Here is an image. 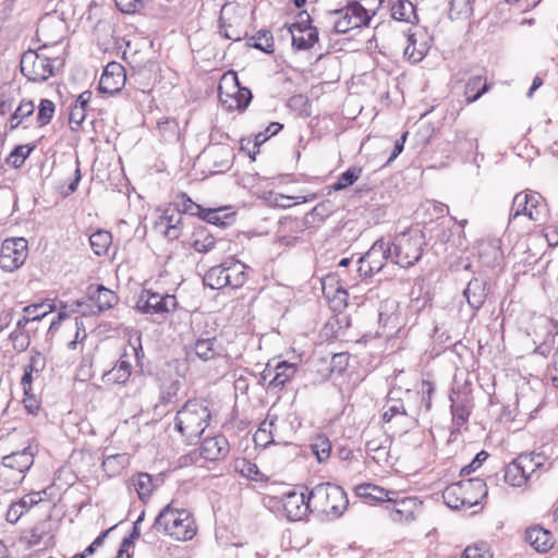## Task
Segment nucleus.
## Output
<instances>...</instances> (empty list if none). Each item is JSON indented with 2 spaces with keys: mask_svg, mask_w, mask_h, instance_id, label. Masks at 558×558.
<instances>
[{
  "mask_svg": "<svg viewBox=\"0 0 558 558\" xmlns=\"http://www.w3.org/2000/svg\"><path fill=\"white\" fill-rule=\"evenodd\" d=\"M151 531L162 532L175 541L186 542L195 536L196 525L190 511L168 505L156 517ZM145 537L148 543L155 541L153 532L146 533Z\"/></svg>",
  "mask_w": 558,
  "mask_h": 558,
  "instance_id": "obj_1",
  "label": "nucleus"
},
{
  "mask_svg": "<svg viewBox=\"0 0 558 558\" xmlns=\"http://www.w3.org/2000/svg\"><path fill=\"white\" fill-rule=\"evenodd\" d=\"M312 511L324 513L331 518L342 515L349 505L345 492L338 485L320 483L308 492Z\"/></svg>",
  "mask_w": 558,
  "mask_h": 558,
  "instance_id": "obj_2",
  "label": "nucleus"
},
{
  "mask_svg": "<svg viewBox=\"0 0 558 558\" xmlns=\"http://www.w3.org/2000/svg\"><path fill=\"white\" fill-rule=\"evenodd\" d=\"M210 411L196 400L186 401L177 412L174 428L186 439L198 438L209 425Z\"/></svg>",
  "mask_w": 558,
  "mask_h": 558,
  "instance_id": "obj_3",
  "label": "nucleus"
},
{
  "mask_svg": "<svg viewBox=\"0 0 558 558\" xmlns=\"http://www.w3.org/2000/svg\"><path fill=\"white\" fill-rule=\"evenodd\" d=\"M486 496V483L478 477L453 483L442 492L444 502L451 509L471 508Z\"/></svg>",
  "mask_w": 558,
  "mask_h": 558,
  "instance_id": "obj_4",
  "label": "nucleus"
},
{
  "mask_svg": "<svg viewBox=\"0 0 558 558\" xmlns=\"http://www.w3.org/2000/svg\"><path fill=\"white\" fill-rule=\"evenodd\" d=\"M36 451V448L29 445L23 450L12 452L2 458V469L0 470L1 488L11 490L22 483L24 473L34 463Z\"/></svg>",
  "mask_w": 558,
  "mask_h": 558,
  "instance_id": "obj_5",
  "label": "nucleus"
},
{
  "mask_svg": "<svg viewBox=\"0 0 558 558\" xmlns=\"http://www.w3.org/2000/svg\"><path fill=\"white\" fill-rule=\"evenodd\" d=\"M425 235L420 229H409L396 235L393 263L403 268L414 266L423 255Z\"/></svg>",
  "mask_w": 558,
  "mask_h": 558,
  "instance_id": "obj_6",
  "label": "nucleus"
},
{
  "mask_svg": "<svg viewBox=\"0 0 558 558\" xmlns=\"http://www.w3.org/2000/svg\"><path fill=\"white\" fill-rule=\"evenodd\" d=\"M45 48L27 50L21 58V72L32 82H45L54 74V70L63 65V60L45 53Z\"/></svg>",
  "mask_w": 558,
  "mask_h": 558,
  "instance_id": "obj_7",
  "label": "nucleus"
},
{
  "mask_svg": "<svg viewBox=\"0 0 558 558\" xmlns=\"http://www.w3.org/2000/svg\"><path fill=\"white\" fill-rule=\"evenodd\" d=\"M542 465L539 453L520 454L507 465L504 475L505 482L512 487H523Z\"/></svg>",
  "mask_w": 558,
  "mask_h": 558,
  "instance_id": "obj_8",
  "label": "nucleus"
},
{
  "mask_svg": "<svg viewBox=\"0 0 558 558\" xmlns=\"http://www.w3.org/2000/svg\"><path fill=\"white\" fill-rule=\"evenodd\" d=\"M28 255L27 241L24 238L5 239L0 251V268L12 272L25 263Z\"/></svg>",
  "mask_w": 558,
  "mask_h": 558,
  "instance_id": "obj_9",
  "label": "nucleus"
},
{
  "mask_svg": "<svg viewBox=\"0 0 558 558\" xmlns=\"http://www.w3.org/2000/svg\"><path fill=\"white\" fill-rule=\"evenodd\" d=\"M544 209V198L539 193L533 191L519 192L512 201L510 219L524 215L530 220L537 221L541 219Z\"/></svg>",
  "mask_w": 558,
  "mask_h": 558,
  "instance_id": "obj_10",
  "label": "nucleus"
},
{
  "mask_svg": "<svg viewBox=\"0 0 558 558\" xmlns=\"http://www.w3.org/2000/svg\"><path fill=\"white\" fill-rule=\"evenodd\" d=\"M88 299L92 303H94L96 310L90 307V305L85 302L76 301L74 303L76 308H72V312H81L83 315L99 314L106 310L111 308L118 300L114 292L104 286H97L96 288L90 286L88 288Z\"/></svg>",
  "mask_w": 558,
  "mask_h": 558,
  "instance_id": "obj_11",
  "label": "nucleus"
},
{
  "mask_svg": "<svg viewBox=\"0 0 558 558\" xmlns=\"http://www.w3.org/2000/svg\"><path fill=\"white\" fill-rule=\"evenodd\" d=\"M388 259L393 262L391 244L384 239H378L374 242L367 253L359 259V263L363 266H367V269H363L364 276L371 277L379 272Z\"/></svg>",
  "mask_w": 558,
  "mask_h": 558,
  "instance_id": "obj_12",
  "label": "nucleus"
},
{
  "mask_svg": "<svg viewBox=\"0 0 558 558\" xmlns=\"http://www.w3.org/2000/svg\"><path fill=\"white\" fill-rule=\"evenodd\" d=\"M154 229L167 240H178L183 232V215L180 208L169 207L156 219Z\"/></svg>",
  "mask_w": 558,
  "mask_h": 558,
  "instance_id": "obj_13",
  "label": "nucleus"
},
{
  "mask_svg": "<svg viewBox=\"0 0 558 558\" xmlns=\"http://www.w3.org/2000/svg\"><path fill=\"white\" fill-rule=\"evenodd\" d=\"M137 308L145 314H162L173 312L178 306L174 295L144 291L137 301Z\"/></svg>",
  "mask_w": 558,
  "mask_h": 558,
  "instance_id": "obj_14",
  "label": "nucleus"
},
{
  "mask_svg": "<svg viewBox=\"0 0 558 558\" xmlns=\"http://www.w3.org/2000/svg\"><path fill=\"white\" fill-rule=\"evenodd\" d=\"M65 23L53 14L41 17L37 26V36L43 41L41 48L60 43L64 36Z\"/></svg>",
  "mask_w": 558,
  "mask_h": 558,
  "instance_id": "obj_15",
  "label": "nucleus"
},
{
  "mask_svg": "<svg viewBox=\"0 0 558 558\" xmlns=\"http://www.w3.org/2000/svg\"><path fill=\"white\" fill-rule=\"evenodd\" d=\"M387 510L393 522H411L415 520L416 512L421 509L422 502L416 497H403L389 500Z\"/></svg>",
  "mask_w": 558,
  "mask_h": 558,
  "instance_id": "obj_16",
  "label": "nucleus"
},
{
  "mask_svg": "<svg viewBox=\"0 0 558 558\" xmlns=\"http://www.w3.org/2000/svg\"><path fill=\"white\" fill-rule=\"evenodd\" d=\"M282 506L287 518L292 521L302 520L308 511H312L308 494L304 492L290 490L283 494Z\"/></svg>",
  "mask_w": 558,
  "mask_h": 558,
  "instance_id": "obj_17",
  "label": "nucleus"
},
{
  "mask_svg": "<svg viewBox=\"0 0 558 558\" xmlns=\"http://www.w3.org/2000/svg\"><path fill=\"white\" fill-rule=\"evenodd\" d=\"M125 81L124 68L118 62H110L101 74L98 89L101 93L113 95L122 89Z\"/></svg>",
  "mask_w": 558,
  "mask_h": 558,
  "instance_id": "obj_18",
  "label": "nucleus"
},
{
  "mask_svg": "<svg viewBox=\"0 0 558 558\" xmlns=\"http://www.w3.org/2000/svg\"><path fill=\"white\" fill-rule=\"evenodd\" d=\"M229 441L222 436L205 438L201 445L199 453L207 461H218L229 453Z\"/></svg>",
  "mask_w": 558,
  "mask_h": 558,
  "instance_id": "obj_19",
  "label": "nucleus"
},
{
  "mask_svg": "<svg viewBox=\"0 0 558 558\" xmlns=\"http://www.w3.org/2000/svg\"><path fill=\"white\" fill-rule=\"evenodd\" d=\"M194 352L199 360L208 362L221 356L222 345L216 336H209V332H206L195 340Z\"/></svg>",
  "mask_w": 558,
  "mask_h": 558,
  "instance_id": "obj_20",
  "label": "nucleus"
},
{
  "mask_svg": "<svg viewBox=\"0 0 558 558\" xmlns=\"http://www.w3.org/2000/svg\"><path fill=\"white\" fill-rule=\"evenodd\" d=\"M488 282L482 278H472L463 291V296L473 311H478L486 301Z\"/></svg>",
  "mask_w": 558,
  "mask_h": 558,
  "instance_id": "obj_21",
  "label": "nucleus"
},
{
  "mask_svg": "<svg viewBox=\"0 0 558 558\" xmlns=\"http://www.w3.org/2000/svg\"><path fill=\"white\" fill-rule=\"evenodd\" d=\"M219 240L210 232L206 226H198L194 228L191 235L190 245L197 253L206 254L211 252Z\"/></svg>",
  "mask_w": 558,
  "mask_h": 558,
  "instance_id": "obj_22",
  "label": "nucleus"
},
{
  "mask_svg": "<svg viewBox=\"0 0 558 558\" xmlns=\"http://www.w3.org/2000/svg\"><path fill=\"white\" fill-rule=\"evenodd\" d=\"M43 501L41 493H31L24 495L19 501L12 502L7 511V521L16 523L21 517L32 507Z\"/></svg>",
  "mask_w": 558,
  "mask_h": 558,
  "instance_id": "obj_23",
  "label": "nucleus"
},
{
  "mask_svg": "<svg viewBox=\"0 0 558 558\" xmlns=\"http://www.w3.org/2000/svg\"><path fill=\"white\" fill-rule=\"evenodd\" d=\"M227 280L230 281L229 287L241 288L247 280L248 267L242 262L230 257L223 262Z\"/></svg>",
  "mask_w": 558,
  "mask_h": 558,
  "instance_id": "obj_24",
  "label": "nucleus"
},
{
  "mask_svg": "<svg viewBox=\"0 0 558 558\" xmlns=\"http://www.w3.org/2000/svg\"><path fill=\"white\" fill-rule=\"evenodd\" d=\"M525 541L538 553H547L554 545L550 532L541 526L527 529Z\"/></svg>",
  "mask_w": 558,
  "mask_h": 558,
  "instance_id": "obj_25",
  "label": "nucleus"
},
{
  "mask_svg": "<svg viewBox=\"0 0 558 558\" xmlns=\"http://www.w3.org/2000/svg\"><path fill=\"white\" fill-rule=\"evenodd\" d=\"M423 37L424 35L416 33L408 36V46L404 49V57L412 63L422 61L428 52L429 46L423 40Z\"/></svg>",
  "mask_w": 558,
  "mask_h": 558,
  "instance_id": "obj_26",
  "label": "nucleus"
},
{
  "mask_svg": "<svg viewBox=\"0 0 558 558\" xmlns=\"http://www.w3.org/2000/svg\"><path fill=\"white\" fill-rule=\"evenodd\" d=\"M355 494L364 499L387 502L389 500H393V496H397L396 492L387 490L371 483H363L357 485L355 487Z\"/></svg>",
  "mask_w": 558,
  "mask_h": 558,
  "instance_id": "obj_27",
  "label": "nucleus"
},
{
  "mask_svg": "<svg viewBox=\"0 0 558 558\" xmlns=\"http://www.w3.org/2000/svg\"><path fill=\"white\" fill-rule=\"evenodd\" d=\"M128 484L130 489L134 488L142 501H146L154 490L153 477L145 472L134 474L129 480Z\"/></svg>",
  "mask_w": 558,
  "mask_h": 558,
  "instance_id": "obj_28",
  "label": "nucleus"
},
{
  "mask_svg": "<svg viewBox=\"0 0 558 558\" xmlns=\"http://www.w3.org/2000/svg\"><path fill=\"white\" fill-rule=\"evenodd\" d=\"M288 32L292 36L293 47L299 50L310 49L318 41V31L316 27H307V31H294V28H288Z\"/></svg>",
  "mask_w": 558,
  "mask_h": 558,
  "instance_id": "obj_29",
  "label": "nucleus"
},
{
  "mask_svg": "<svg viewBox=\"0 0 558 558\" xmlns=\"http://www.w3.org/2000/svg\"><path fill=\"white\" fill-rule=\"evenodd\" d=\"M296 372V364L280 362L275 367V376L269 381L270 389H281L284 387L286 383H288Z\"/></svg>",
  "mask_w": 558,
  "mask_h": 558,
  "instance_id": "obj_30",
  "label": "nucleus"
},
{
  "mask_svg": "<svg viewBox=\"0 0 558 558\" xmlns=\"http://www.w3.org/2000/svg\"><path fill=\"white\" fill-rule=\"evenodd\" d=\"M203 281L206 287H209L210 289L214 290H219L225 287H229L230 281L227 280L223 263L209 268L206 271Z\"/></svg>",
  "mask_w": 558,
  "mask_h": 558,
  "instance_id": "obj_31",
  "label": "nucleus"
},
{
  "mask_svg": "<svg viewBox=\"0 0 558 558\" xmlns=\"http://www.w3.org/2000/svg\"><path fill=\"white\" fill-rule=\"evenodd\" d=\"M383 438L371 439L365 444L366 453L377 462L386 461L389 453L390 440L386 436Z\"/></svg>",
  "mask_w": 558,
  "mask_h": 558,
  "instance_id": "obj_32",
  "label": "nucleus"
},
{
  "mask_svg": "<svg viewBox=\"0 0 558 558\" xmlns=\"http://www.w3.org/2000/svg\"><path fill=\"white\" fill-rule=\"evenodd\" d=\"M391 16L397 21L412 23L416 19L415 8L409 0H397L391 5Z\"/></svg>",
  "mask_w": 558,
  "mask_h": 558,
  "instance_id": "obj_33",
  "label": "nucleus"
},
{
  "mask_svg": "<svg viewBox=\"0 0 558 558\" xmlns=\"http://www.w3.org/2000/svg\"><path fill=\"white\" fill-rule=\"evenodd\" d=\"M345 9L350 14L353 26L356 28L368 25L369 21L375 15V11L369 13L366 8L356 1L349 3Z\"/></svg>",
  "mask_w": 558,
  "mask_h": 558,
  "instance_id": "obj_34",
  "label": "nucleus"
},
{
  "mask_svg": "<svg viewBox=\"0 0 558 558\" xmlns=\"http://www.w3.org/2000/svg\"><path fill=\"white\" fill-rule=\"evenodd\" d=\"M112 242V235L109 231L99 229L89 236L90 247L97 256L108 253Z\"/></svg>",
  "mask_w": 558,
  "mask_h": 558,
  "instance_id": "obj_35",
  "label": "nucleus"
},
{
  "mask_svg": "<svg viewBox=\"0 0 558 558\" xmlns=\"http://www.w3.org/2000/svg\"><path fill=\"white\" fill-rule=\"evenodd\" d=\"M129 463L125 453H116L107 456L102 461V469L109 476L118 475Z\"/></svg>",
  "mask_w": 558,
  "mask_h": 558,
  "instance_id": "obj_36",
  "label": "nucleus"
},
{
  "mask_svg": "<svg viewBox=\"0 0 558 558\" xmlns=\"http://www.w3.org/2000/svg\"><path fill=\"white\" fill-rule=\"evenodd\" d=\"M488 89L486 83H483L482 76L471 77L465 85V96L468 104L476 101Z\"/></svg>",
  "mask_w": 558,
  "mask_h": 558,
  "instance_id": "obj_37",
  "label": "nucleus"
},
{
  "mask_svg": "<svg viewBox=\"0 0 558 558\" xmlns=\"http://www.w3.org/2000/svg\"><path fill=\"white\" fill-rule=\"evenodd\" d=\"M451 413H452L453 424L457 426V428L451 430L449 441L454 440L457 433H459V427L461 425H463L469 420L470 410L466 404L454 403L452 401Z\"/></svg>",
  "mask_w": 558,
  "mask_h": 558,
  "instance_id": "obj_38",
  "label": "nucleus"
},
{
  "mask_svg": "<svg viewBox=\"0 0 558 558\" xmlns=\"http://www.w3.org/2000/svg\"><path fill=\"white\" fill-rule=\"evenodd\" d=\"M222 211H223L222 208L204 209L201 218L204 221L215 225L217 227H226L232 220H234V214H225L223 216H221Z\"/></svg>",
  "mask_w": 558,
  "mask_h": 558,
  "instance_id": "obj_39",
  "label": "nucleus"
},
{
  "mask_svg": "<svg viewBox=\"0 0 558 558\" xmlns=\"http://www.w3.org/2000/svg\"><path fill=\"white\" fill-rule=\"evenodd\" d=\"M252 43L248 45L266 53L274 52V37L269 31H259L255 36L250 39Z\"/></svg>",
  "mask_w": 558,
  "mask_h": 558,
  "instance_id": "obj_40",
  "label": "nucleus"
},
{
  "mask_svg": "<svg viewBox=\"0 0 558 558\" xmlns=\"http://www.w3.org/2000/svg\"><path fill=\"white\" fill-rule=\"evenodd\" d=\"M275 432H276V417L270 418L269 421H264L258 428V430L254 435L255 442H264V445H268L275 441Z\"/></svg>",
  "mask_w": 558,
  "mask_h": 558,
  "instance_id": "obj_41",
  "label": "nucleus"
},
{
  "mask_svg": "<svg viewBox=\"0 0 558 558\" xmlns=\"http://www.w3.org/2000/svg\"><path fill=\"white\" fill-rule=\"evenodd\" d=\"M180 381L179 380H169L162 384L160 390L159 401L163 405H168L174 403L177 400L178 392L180 390Z\"/></svg>",
  "mask_w": 558,
  "mask_h": 558,
  "instance_id": "obj_42",
  "label": "nucleus"
},
{
  "mask_svg": "<svg viewBox=\"0 0 558 558\" xmlns=\"http://www.w3.org/2000/svg\"><path fill=\"white\" fill-rule=\"evenodd\" d=\"M312 452L316 456L318 462H325L331 451V442L326 436H318L311 445Z\"/></svg>",
  "mask_w": 558,
  "mask_h": 558,
  "instance_id": "obj_43",
  "label": "nucleus"
},
{
  "mask_svg": "<svg viewBox=\"0 0 558 558\" xmlns=\"http://www.w3.org/2000/svg\"><path fill=\"white\" fill-rule=\"evenodd\" d=\"M34 146L19 145L8 156L7 162L14 169L22 167L26 158L29 156Z\"/></svg>",
  "mask_w": 558,
  "mask_h": 558,
  "instance_id": "obj_44",
  "label": "nucleus"
},
{
  "mask_svg": "<svg viewBox=\"0 0 558 558\" xmlns=\"http://www.w3.org/2000/svg\"><path fill=\"white\" fill-rule=\"evenodd\" d=\"M362 169L357 167H351L348 170H345L343 173H341L337 180L332 184V189L335 191L343 190L350 185H352L361 175Z\"/></svg>",
  "mask_w": 558,
  "mask_h": 558,
  "instance_id": "obj_45",
  "label": "nucleus"
},
{
  "mask_svg": "<svg viewBox=\"0 0 558 558\" xmlns=\"http://www.w3.org/2000/svg\"><path fill=\"white\" fill-rule=\"evenodd\" d=\"M47 539H50L47 531V522H39L31 530L27 543L29 547H34L41 543H46Z\"/></svg>",
  "mask_w": 558,
  "mask_h": 558,
  "instance_id": "obj_46",
  "label": "nucleus"
},
{
  "mask_svg": "<svg viewBox=\"0 0 558 558\" xmlns=\"http://www.w3.org/2000/svg\"><path fill=\"white\" fill-rule=\"evenodd\" d=\"M397 415H408L404 404L400 399L389 398L386 404V410L383 414V421L389 423Z\"/></svg>",
  "mask_w": 558,
  "mask_h": 558,
  "instance_id": "obj_47",
  "label": "nucleus"
},
{
  "mask_svg": "<svg viewBox=\"0 0 558 558\" xmlns=\"http://www.w3.org/2000/svg\"><path fill=\"white\" fill-rule=\"evenodd\" d=\"M54 310V306L46 303H38L27 305L23 308V312L27 314L31 320L38 322L41 320L45 316H47L50 312Z\"/></svg>",
  "mask_w": 558,
  "mask_h": 558,
  "instance_id": "obj_48",
  "label": "nucleus"
},
{
  "mask_svg": "<svg viewBox=\"0 0 558 558\" xmlns=\"http://www.w3.org/2000/svg\"><path fill=\"white\" fill-rule=\"evenodd\" d=\"M333 15H339L337 20L333 22V32L337 34H344L350 29L356 28L352 24V20L347 9H341L332 12Z\"/></svg>",
  "mask_w": 558,
  "mask_h": 558,
  "instance_id": "obj_49",
  "label": "nucleus"
},
{
  "mask_svg": "<svg viewBox=\"0 0 558 558\" xmlns=\"http://www.w3.org/2000/svg\"><path fill=\"white\" fill-rule=\"evenodd\" d=\"M56 106L49 99H41L38 106L37 121L40 126L48 124L53 114H54Z\"/></svg>",
  "mask_w": 558,
  "mask_h": 558,
  "instance_id": "obj_50",
  "label": "nucleus"
},
{
  "mask_svg": "<svg viewBox=\"0 0 558 558\" xmlns=\"http://www.w3.org/2000/svg\"><path fill=\"white\" fill-rule=\"evenodd\" d=\"M231 75V80L238 86V90L235 93V101L236 108L240 110L245 109L252 100V93L248 88L240 87L238 76L234 72L229 73Z\"/></svg>",
  "mask_w": 558,
  "mask_h": 558,
  "instance_id": "obj_51",
  "label": "nucleus"
},
{
  "mask_svg": "<svg viewBox=\"0 0 558 558\" xmlns=\"http://www.w3.org/2000/svg\"><path fill=\"white\" fill-rule=\"evenodd\" d=\"M13 348L19 351H25L31 344L29 330H13L10 335Z\"/></svg>",
  "mask_w": 558,
  "mask_h": 558,
  "instance_id": "obj_52",
  "label": "nucleus"
},
{
  "mask_svg": "<svg viewBox=\"0 0 558 558\" xmlns=\"http://www.w3.org/2000/svg\"><path fill=\"white\" fill-rule=\"evenodd\" d=\"M129 378L130 377L128 376V374L124 373V371L121 372L120 368H118L116 365L110 371L105 372L101 376V380L105 384L110 385L124 384L128 381Z\"/></svg>",
  "mask_w": 558,
  "mask_h": 558,
  "instance_id": "obj_53",
  "label": "nucleus"
},
{
  "mask_svg": "<svg viewBox=\"0 0 558 558\" xmlns=\"http://www.w3.org/2000/svg\"><path fill=\"white\" fill-rule=\"evenodd\" d=\"M181 207V213L189 214L192 216H202L204 208L194 203L186 194H182L180 196V202L178 203V207Z\"/></svg>",
  "mask_w": 558,
  "mask_h": 558,
  "instance_id": "obj_54",
  "label": "nucleus"
},
{
  "mask_svg": "<svg viewBox=\"0 0 558 558\" xmlns=\"http://www.w3.org/2000/svg\"><path fill=\"white\" fill-rule=\"evenodd\" d=\"M348 291L343 289L341 286H337V289L331 293L329 302L333 311H341L348 305Z\"/></svg>",
  "mask_w": 558,
  "mask_h": 558,
  "instance_id": "obj_55",
  "label": "nucleus"
},
{
  "mask_svg": "<svg viewBox=\"0 0 558 558\" xmlns=\"http://www.w3.org/2000/svg\"><path fill=\"white\" fill-rule=\"evenodd\" d=\"M492 554L486 544L468 546L461 558H492Z\"/></svg>",
  "mask_w": 558,
  "mask_h": 558,
  "instance_id": "obj_56",
  "label": "nucleus"
},
{
  "mask_svg": "<svg viewBox=\"0 0 558 558\" xmlns=\"http://www.w3.org/2000/svg\"><path fill=\"white\" fill-rule=\"evenodd\" d=\"M488 458V453L485 450L480 451L474 459L460 471V475H469L477 470L483 462Z\"/></svg>",
  "mask_w": 558,
  "mask_h": 558,
  "instance_id": "obj_57",
  "label": "nucleus"
},
{
  "mask_svg": "<svg viewBox=\"0 0 558 558\" xmlns=\"http://www.w3.org/2000/svg\"><path fill=\"white\" fill-rule=\"evenodd\" d=\"M35 105L31 100H23L13 112V120L21 119V122L34 113Z\"/></svg>",
  "mask_w": 558,
  "mask_h": 558,
  "instance_id": "obj_58",
  "label": "nucleus"
},
{
  "mask_svg": "<svg viewBox=\"0 0 558 558\" xmlns=\"http://www.w3.org/2000/svg\"><path fill=\"white\" fill-rule=\"evenodd\" d=\"M349 363V355L348 353H337L333 354L330 361V369L331 372L336 373H342Z\"/></svg>",
  "mask_w": 558,
  "mask_h": 558,
  "instance_id": "obj_59",
  "label": "nucleus"
},
{
  "mask_svg": "<svg viewBox=\"0 0 558 558\" xmlns=\"http://www.w3.org/2000/svg\"><path fill=\"white\" fill-rule=\"evenodd\" d=\"M46 366V359L45 356L35 351L33 352L32 356H31V361H29V364L26 365L24 368L29 371V372H35V373H39L40 371H43Z\"/></svg>",
  "mask_w": 558,
  "mask_h": 558,
  "instance_id": "obj_60",
  "label": "nucleus"
},
{
  "mask_svg": "<svg viewBox=\"0 0 558 558\" xmlns=\"http://www.w3.org/2000/svg\"><path fill=\"white\" fill-rule=\"evenodd\" d=\"M117 8L122 13H135L142 7L141 0H114Z\"/></svg>",
  "mask_w": 558,
  "mask_h": 558,
  "instance_id": "obj_61",
  "label": "nucleus"
},
{
  "mask_svg": "<svg viewBox=\"0 0 558 558\" xmlns=\"http://www.w3.org/2000/svg\"><path fill=\"white\" fill-rule=\"evenodd\" d=\"M337 286H340V284H339V281H338V278L336 275H331V274L327 275L322 280L323 293L326 299H330L331 293H333V291L337 289Z\"/></svg>",
  "mask_w": 558,
  "mask_h": 558,
  "instance_id": "obj_62",
  "label": "nucleus"
},
{
  "mask_svg": "<svg viewBox=\"0 0 558 558\" xmlns=\"http://www.w3.org/2000/svg\"><path fill=\"white\" fill-rule=\"evenodd\" d=\"M86 117V110L81 106H74L70 112L69 122L71 124L72 130L78 128Z\"/></svg>",
  "mask_w": 558,
  "mask_h": 558,
  "instance_id": "obj_63",
  "label": "nucleus"
},
{
  "mask_svg": "<svg viewBox=\"0 0 558 558\" xmlns=\"http://www.w3.org/2000/svg\"><path fill=\"white\" fill-rule=\"evenodd\" d=\"M422 402L428 411L432 407V397L434 393V385L428 380H423L421 386Z\"/></svg>",
  "mask_w": 558,
  "mask_h": 558,
  "instance_id": "obj_64",
  "label": "nucleus"
}]
</instances>
